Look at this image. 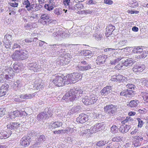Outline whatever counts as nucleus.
I'll list each match as a JSON object with an SVG mask.
<instances>
[{
  "instance_id": "54",
  "label": "nucleus",
  "mask_w": 148,
  "mask_h": 148,
  "mask_svg": "<svg viewBox=\"0 0 148 148\" xmlns=\"http://www.w3.org/2000/svg\"><path fill=\"white\" fill-rule=\"evenodd\" d=\"M35 95V93L32 94H26V99H29L32 98Z\"/></svg>"
},
{
  "instance_id": "60",
  "label": "nucleus",
  "mask_w": 148,
  "mask_h": 148,
  "mask_svg": "<svg viewBox=\"0 0 148 148\" xmlns=\"http://www.w3.org/2000/svg\"><path fill=\"white\" fill-rule=\"evenodd\" d=\"M127 88H129L131 89H134L135 86L132 84H128L126 85Z\"/></svg>"
},
{
  "instance_id": "17",
  "label": "nucleus",
  "mask_w": 148,
  "mask_h": 148,
  "mask_svg": "<svg viewBox=\"0 0 148 148\" xmlns=\"http://www.w3.org/2000/svg\"><path fill=\"white\" fill-rule=\"evenodd\" d=\"M91 68L90 65L89 64L83 66L79 64V65L77 66V69L79 71H84L89 70Z\"/></svg>"
},
{
  "instance_id": "31",
  "label": "nucleus",
  "mask_w": 148,
  "mask_h": 148,
  "mask_svg": "<svg viewBox=\"0 0 148 148\" xmlns=\"http://www.w3.org/2000/svg\"><path fill=\"white\" fill-rule=\"evenodd\" d=\"M62 125V123L61 122L57 121L53 123L51 125V126L55 128L57 127H59Z\"/></svg>"
},
{
  "instance_id": "16",
  "label": "nucleus",
  "mask_w": 148,
  "mask_h": 148,
  "mask_svg": "<svg viewBox=\"0 0 148 148\" xmlns=\"http://www.w3.org/2000/svg\"><path fill=\"white\" fill-rule=\"evenodd\" d=\"M71 45H65L64 44H62L60 45H58V48H59V49H60V50L58 51L60 53H62L60 54L61 56H64L65 52V48L68 47H69Z\"/></svg>"
},
{
  "instance_id": "1",
  "label": "nucleus",
  "mask_w": 148,
  "mask_h": 148,
  "mask_svg": "<svg viewBox=\"0 0 148 148\" xmlns=\"http://www.w3.org/2000/svg\"><path fill=\"white\" fill-rule=\"evenodd\" d=\"M82 93L83 91L80 89L71 90L63 97L62 99L67 101L77 100L82 96Z\"/></svg>"
},
{
  "instance_id": "24",
  "label": "nucleus",
  "mask_w": 148,
  "mask_h": 148,
  "mask_svg": "<svg viewBox=\"0 0 148 148\" xmlns=\"http://www.w3.org/2000/svg\"><path fill=\"white\" fill-rule=\"evenodd\" d=\"M23 4L28 10H31L33 8V6H32V5L30 4L28 0H25L23 2Z\"/></svg>"
},
{
  "instance_id": "64",
  "label": "nucleus",
  "mask_w": 148,
  "mask_h": 148,
  "mask_svg": "<svg viewBox=\"0 0 148 148\" xmlns=\"http://www.w3.org/2000/svg\"><path fill=\"white\" fill-rule=\"evenodd\" d=\"M132 119L130 116L127 117H126V119L123 121V123H125L128 122L130 121H131Z\"/></svg>"
},
{
  "instance_id": "21",
  "label": "nucleus",
  "mask_w": 148,
  "mask_h": 148,
  "mask_svg": "<svg viewBox=\"0 0 148 148\" xmlns=\"http://www.w3.org/2000/svg\"><path fill=\"white\" fill-rule=\"evenodd\" d=\"M20 125V124L17 123L11 122L7 125V127L8 129L14 130L19 127Z\"/></svg>"
},
{
  "instance_id": "49",
  "label": "nucleus",
  "mask_w": 148,
  "mask_h": 148,
  "mask_svg": "<svg viewBox=\"0 0 148 148\" xmlns=\"http://www.w3.org/2000/svg\"><path fill=\"white\" fill-rule=\"evenodd\" d=\"M45 7L46 9L49 11L52 10L53 8V7L49 4H45Z\"/></svg>"
},
{
  "instance_id": "42",
  "label": "nucleus",
  "mask_w": 148,
  "mask_h": 148,
  "mask_svg": "<svg viewBox=\"0 0 148 148\" xmlns=\"http://www.w3.org/2000/svg\"><path fill=\"white\" fill-rule=\"evenodd\" d=\"M108 143V142H106V141L101 140L97 142L96 144V145L98 146L101 147L105 145L106 144Z\"/></svg>"
},
{
  "instance_id": "45",
  "label": "nucleus",
  "mask_w": 148,
  "mask_h": 148,
  "mask_svg": "<svg viewBox=\"0 0 148 148\" xmlns=\"http://www.w3.org/2000/svg\"><path fill=\"white\" fill-rule=\"evenodd\" d=\"M9 87V85L8 84L5 83L1 86V88H2V89L4 90V91L6 92L8 90Z\"/></svg>"
},
{
  "instance_id": "23",
  "label": "nucleus",
  "mask_w": 148,
  "mask_h": 148,
  "mask_svg": "<svg viewBox=\"0 0 148 148\" xmlns=\"http://www.w3.org/2000/svg\"><path fill=\"white\" fill-rule=\"evenodd\" d=\"M111 86H106L101 91V94L103 95H107L111 92Z\"/></svg>"
},
{
  "instance_id": "50",
  "label": "nucleus",
  "mask_w": 148,
  "mask_h": 148,
  "mask_svg": "<svg viewBox=\"0 0 148 148\" xmlns=\"http://www.w3.org/2000/svg\"><path fill=\"white\" fill-rule=\"evenodd\" d=\"M5 109L1 107L0 108V117L5 115Z\"/></svg>"
},
{
  "instance_id": "48",
  "label": "nucleus",
  "mask_w": 148,
  "mask_h": 148,
  "mask_svg": "<svg viewBox=\"0 0 148 148\" xmlns=\"http://www.w3.org/2000/svg\"><path fill=\"white\" fill-rule=\"evenodd\" d=\"M4 38V40L10 41L12 40V36L11 35L7 34L5 35Z\"/></svg>"
},
{
  "instance_id": "9",
  "label": "nucleus",
  "mask_w": 148,
  "mask_h": 148,
  "mask_svg": "<svg viewBox=\"0 0 148 148\" xmlns=\"http://www.w3.org/2000/svg\"><path fill=\"white\" fill-rule=\"evenodd\" d=\"M43 84L41 79L37 80L34 82V88L35 89L38 90H42L44 88Z\"/></svg>"
},
{
  "instance_id": "53",
  "label": "nucleus",
  "mask_w": 148,
  "mask_h": 148,
  "mask_svg": "<svg viewBox=\"0 0 148 148\" xmlns=\"http://www.w3.org/2000/svg\"><path fill=\"white\" fill-rule=\"evenodd\" d=\"M137 112L140 114H145L147 112V110L145 108H143L142 109H139L137 111Z\"/></svg>"
},
{
  "instance_id": "57",
  "label": "nucleus",
  "mask_w": 148,
  "mask_h": 148,
  "mask_svg": "<svg viewBox=\"0 0 148 148\" xmlns=\"http://www.w3.org/2000/svg\"><path fill=\"white\" fill-rule=\"evenodd\" d=\"M16 42H18L17 41ZM21 47L20 45L17 43H14L12 47V49H17V48H20Z\"/></svg>"
},
{
  "instance_id": "40",
  "label": "nucleus",
  "mask_w": 148,
  "mask_h": 148,
  "mask_svg": "<svg viewBox=\"0 0 148 148\" xmlns=\"http://www.w3.org/2000/svg\"><path fill=\"white\" fill-rule=\"evenodd\" d=\"M106 34L107 35H110L112 34L113 31L114 29V28L113 29L112 26L109 27L108 28H106Z\"/></svg>"
},
{
  "instance_id": "26",
  "label": "nucleus",
  "mask_w": 148,
  "mask_h": 148,
  "mask_svg": "<svg viewBox=\"0 0 148 148\" xmlns=\"http://www.w3.org/2000/svg\"><path fill=\"white\" fill-rule=\"evenodd\" d=\"M47 115L48 114H46L45 112H42L38 115L37 120L38 121L44 120L47 118Z\"/></svg>"
},
{
  "instance_id": "4",
  "label": "nucleus",
  "mask_w": 148,
  "mask_h": 148,
  "mask_svg": "<svg viewBox=\"0 0 148 148\" xmlns=\"http://www.w3.org/2000/svg\"><path fill=\"white\" fill-rule=\"evenodd\" d=\"M97 100V97L94 94H92L89 96H85L82 99V101L85 105H88L96 103Z\"/></svg>"
},
{
  "instance_id": "28",
  "label": "nucleus",
  "mask_w": 148,
  "mask_h": 148,
  "mask_svg": "<svg viewBox=\"0 0 148 148\" xmlns=\"http://www.w3.org/2000/svg\"><path fill=\"white\" fill-rule=\"evenodd\" d=\"M11 88L12 89L16 90L17 88H18L20 86V82L19 80L15 81L14 82L11 81Z\"/></svg>"
},
{
  "instance_id": "20",
  "label": "nucleus",
  "mask_w": 148,
  "mask_h": 148,
  "mask_svg": "<svg viewBox=\"0 0 148 148\" xmlns=\"http://www.w3.org/2000/svg\"><path fill=\"white\" fill-rule=\"evenodd\" d=\"M139 103V102L138 100H133L131 101L130 102H127V105L129 107L134 108L136 107Z\"/></svg>"
},
{
  "instance_id": "22",
  "label": "nucleus",
  "mask_w": 148,
  "mask_h": 148,
  "mask_svg": "<svg viewBox=\"0 0 148 148\" xmlns=\"http://www.w3.org/2000/svg\"><path fill=\"white\" fill-rule=\"evenodd\" d=\"M130 128L129 125H122L119 128V131L123 133H127Z\"/></svg>"
},
{
  "instance_id": "25",
  "label": "nucleus",
  "mask_w": 148,
  "mask_h": 148,
  "mask_svg": "<svg viewBox=\"0 0 148 148\" xmlns=\"http://www.w3.org/2000/svg\"><path fill=\"white\" fill-rule=\"evenodd\" d=\"M11 132H10V134H8L6 131H2L0 133V139H5L8 138L9 137V134L10 136L11 134H12V133Z\"/></svg>"
},
{
  "instance_id": "12",
  "label": "nucleus",
  "mask_w": 148,
  "mask_h": 148,
  "mask_svg": "<svg viewBox=\"0 0 148 148\" xmlns=\"http://www.w3.org/2000/svg\"><path fill=\"white\" fill-rule=\"evenodd\" d=\"M103 124L99 123L96 124L93 127H92L90 129L91 131H92L93 133H96L98 131L102 129Z\"/></svg>"
},
{
  "instance_id": "52",
  "label": "nucleus",
  "mask_w": 148,
  "mask_h": 148,
  "mask_svg": "<svg viewBox=\"0 0 148 148\" xmlns=\"http://www.w3.org/2000/svg\"><path fill=\"white\" fill-rule=\"evenodd\" d=\"M37 139H38L42 143L45 141V138L44 135H42L39 136Z\"/></svg>"
},
{
  "instance_id": "10",
  "label": "nucleus",
  "mask_w": 148,
  "mask_h": 148,
  "mask_svg": "<svg viewBox=\"0 0 148 148\" xmlns=\"http://www.w3.org/2000/svg\"><path fill=\"white\" fill-rule=\"evenodd\" d=\"M88 120V115L83 113L80 114L76 119L77 121L81 123H84Z\"/></svg>"
},
{
  "instance_id": "30",
  "label": "nucleus",
  "mask_w": 148,
  "mask_h": 148,
  "mask_svg": "<svg viewBox=\"0 0 148 148\" xmlns=\"http://www.w3.org/2000/svg\"><path fill=\"white\" fill-rule=\"evenodd\" d=\"M111 106L112 108H111L110 112V115H112V116H113L117 112V106L112 104Z\"/></svg>"
},
{
  "instance_id": "7",
  "label": "nucleus",
  "mask_w": 148,
  "mask_h": 148,
  "mask_svg": "<svg viewBox=\"0 0 148 148\" xmlns=\"http://www.w3.org/2000/svg\"><path fill=\"white\" fill-rule=\"evenodd\" d=\"M73 73L69 74L65 76V79H66V84H73L76 83V80Z\"/></svg>"
},
{
  "instance_id": "18",
  "label": "nucleus",
  "mask_w": 148,
  "mask_h": 148,
  "mask_svg": "<svg viewBox=\"0 0 148 148\" xmlns=\"http://www.w3.org/2000/svg\"><path fill=\"white\" fill-rule=\"evenodd\" d=\"M29 136H24L21 140V144L23 147H27L29 144Z\"/></svg>"
},
{
  "instance_id": "59",
  "label": "nucleus",
  "mask_w": 148,
  "mask_h": 148,
  "mask_svg": "<svg viewBox=\"0 0 148 148\" xmlns=\"http://www.w3.org/2000/svg\"><path fill=\"white\" fill-rule=\"evenodd\" d=\"M34 39L36 40V38L35 37L34 39L33 38H26L25 39V42H26L29 43L32 42V41H34Z\"/></svg>"
},
{
  "instance_id": "29",
  "label": "nucleus",
  "mask_w": 148,
  "mask_h": 148,
  "mask_svg": "<svg viewBox=\"0 0 148 148\" xmlns=\"http://www.w3.org/2000/svg\"><path fill=\"white\" fill-rule=\"evenodd\" d=\"M148 54V51L145 50H143L138 56V59H143L145 58Z\"/></svg>"
},
{
  "instance_id": "32",
  "label": "nucleus",
  "mask_w": 148,
  "mask_h": 148,
  "mask_svg": "<svg viewBox=\"0 0 148 148\" xmlns=\"http://www.w3.org/2000/svg\"><path fill=\"white\" fill-rule=\"evenodd\" d=\"M22 113L20 112L18 110H16L11 113V118H14L15 117H18L20 114Z\"/></svg>"
},
{
  "instance_id": "35",
  "label": "nucleus",
  "mask_w": 148,
  "mask_h": 148,
  "mask_svg": "<svg viewBox=\"0 0 148 148\" xmlns=\"http://www.w3.org/2000/svg\"><path fill=\"white\" fill-rule=\"evenodd\" d=\"M122 59V58L120 56L117 58L111 60L110 61V64L111 65H115L117 63Z\"/></svg>"
},
{
  "instance_id": "38",
  "label": "nucleus",
  "mask_w": 148,
  "mask_h": 148,
  "mask_svg": "<svg viewBox=\"0 0 148 148\" xmlns=\"http://www.w3.org/2000/svg\"><path fill=\"white\" fill-rule=\"evenodd\" d=\"M5 79H6L7 81L9 83H11V82H10V81H12L13 80V76L7 73L5 75Z\"/></svg>"
},
{
  "instance_id": "56",
  "label": "nucleus",
  "mask_w": 148,
  "mask_h": 148,
  "mask_svg": "<svg viewBox=\"0 0 148 148\" xmlns=\"http://www.w3.org/2000/svg\"><path fill=\"white\" fill-rule=\"evenodd\" d=\"M4 74H1L0 75V82L3 83L5 81Z\"/></svg>"
},
{
  "instance_id": "51",
  "label": "nucleus",
  "mask_w": 148,
  "mask_h": 148,
  "mask_svg": "<svg viewBox=\"0 0 148 148\" xmlns=\"http://www.w3.org/2000/svg\"><path fill=\"white\" fill-rule=\"evenodd\" d=\"M127 41L126 40H123L120 41L118 43L117 45L119 47L124 46L127 43Z\"/></svg>"
},
{
  "instance_id": "41",
  "label": "nucleus",
  "mask_w": 148,
  "mask_h": 148,
  "mask_svg": "<svg viewBox=\"0 0 148 148\" xmlns=\"http://www.w3.org/2000/svg\"><path fill=\"white\" fill-rule=\"evenodd\" d=\"M9 41H6L5 40H3L4 45L5 47L7 49L10 48L11 47V42H10Z\"/></svg>"
},
{
  "instance_id": "2",
  "label": "nucleus",
  "mask_w": 148,
  "mask_h": 148,
  "mask_svg": "<svg viewBox=\"0 0 148 148\" xmlns=\"http://www.w3.org/2000/svg\"><path fill=\"white\" fill-rule=\"evenodd\" d=\"M48 32L49 33H53L52 36H53L56 39L65 38L69 37V34L66 33V32L55 27H51L48 31Z\"/></svg>"
},
{
  "instance_id": "8",
  "label": "nucleus",
  "mask_w": 148,
  "mask_h": 148,
  "mask_svg": "<svg viewBox=\"0 0 148 148\" xmlns=\"http://www.w3.org/2000/svg\"><path fill=\"white\" fill-rule=\"evenodd\" d=\"M28 66L30 70L34 72H37L40 70V66L35 62L29 63L28 64Z\"/></svg>"
},
{
  "instance_id": "58",
  "label": "nucleus",
  "mask_w": 148,
  "mask_h": 148,
  "mask_svg": "<svg viewBox=\"0 0 148 148\" xmlns=\"http://www.w3.org/2000/svg\"><path fill=\"white\" fill-rule=\"evenodd\" d=\"M41 142L38 140H36V142L34 145V147H38L40 146L41 144Z\"/></svg>"
},
{
  "instance_id": "36",
  "label": "nucleus",
  "mask_w": 148,
  "mask_h": 148,
  "mask_svg": "<svg viewBox=\"0 0 148 148\" xmlns=\"http://www.w3.org/2000/svg\"><path fill=\"white\" fill-rule=\"evenodd\" d=\"M122 140V137L121 136H116L114 137L112 139V140L113 142H119Z\"/></svg>"
},
{
  "instance_id": "11",
  "label": "nucleus",
  "mask_w": 148,
  "mask_h": 148,
  "mask_svg": "<svg viewBox=\"0 0 148 148\" xmlns=\"http://www.w3.org/2000/svg\"><path fill=\"white\" fill-rule=\"evenodd\" d=\"M134 93L132 90L128 89L123 90L120 93L121 95L125 96L127 97L131 98L133 96Z\"/></svg>"
},
{
  "instance_id": "6",
  "label": "nucleus",
  "mask_w": 148,
  "mask_h": 148,
  "mask_svg": "<svg viewBox=\"0 0 148 148\" xmlns=\"http://www.w3.org/2000/svg\"><path fill=\"white\" fill-rule=\"evenodd\" d=\"M40 20L42 24L48 25L51 21L49 15L47 14H41Z\"/></svg>"
},
{
  "instance_id": "27",
  "label": "nucleus",
  "mask_w": 148,
  "mask_h": 148,
  "mask_svg": "<svg viewBox=\"0 0 148 148\" xmlns=\"http://www.w3.org/2000/svg\"><path fill=\"white\" fill-rule=\"evenodd\" d=\"M13 65V68L14 70V72L16 73L22 71L23 69L21 67L22 66V64H14Z\"/></svg>"
},
{
  "instance_id": "39",
  "label": "nucleus",
  "mask_w": 148,
  "mask_h": 148,
  "mask_svg": "<svg viewBox=\"0 0 148 148\" xmlns=\"http://www.w3.org/2000/svg\"><path fill=\"white\" fill-rule=\"evenodd\" d=\"M6 73L12 76L14 75V72H15L14 70H13V69L11 67L7 69L6 70Z\"/></svg>"
},
{
  "instance_id": "37",
  "label": "nucleus",
  "mask_w": 148,
  "mask_h": 148,
  "mask_svg": "<svg viewBox=\"0 0 148 148\" xmlns=\"http://www.w3.org/2000/svg\"><path fill=\"white\" fill-rule=\"evenodd\" d=\"M119 129L118 127L114 125H112L110 128V131L113 134H115L118 132Z\"/></svg>"
},
{
  "instance_id": "44",
  "label": "nucleus",
  "mask_w": 148,
  "mask_h": 148,
  "mask_svg": "<svg viewBox=\"0 0 148 148\" xmlns=\"http://www.w3.org/2000/svg\"><path fill=\"white\" fill-rule=\"evenodd\" d=\"M45 113L46 114H48V115H47V118L53 115L52 111L51 110H49V108H45Z\"/></svg>"
},
{
  "instance_id": "13",
  "label": "nucleus",
  "mask_w": 148,
  "mask_h": 148,
  "mask_svg": "<svg viewBox=\"0 0 148 148\" xmlns=\"http://www.w3.org/2000/svg\"><path fill=\"white\" fill-rule=\"evenodd\" d=\"M106 56L105 55H102L99 56L97 59L96 63L98 65L103 64L106 61Z\"/></svg>"
},
{
  "instance_id": "62",
  "label": "nucleus",
  "mask_w": 148,
  "mask_h": 148,
  "mask_svg": "<svg viewBox=\"0 0 148 148\" xmlns=\"http://www.w3.org/2000/svg\"><path fill=\"white\" fill-rule=\"evenodd\" d=\"M32 5V6H33V9H34V10H35V11H37L40 8L39 7V5L37 6V5L36 4Z\"/></svg>"
},
{
  "instance_id": "14",
  "label": "nucleus",
  "mask_w": 148,
  "mask_h": 148,
  "mask_svg": "<svg viewBox=\"0 0 148 148\" xmlns=\"http://www.w3.org/2000/svg\"><path fill=\"white\" fill-rule=\"evenodd\" d=\"M122 62L124 66H132L135 61L132 58H128L126 60H123Z\"/></svg>"
},
{
  "instance_id": "47",
  "label": "nucleus",
  "mask_w": 148,
  "mask_h": 148,
  "mask_svg": "<svg viewBox=\"0 0 148 148\" xmlns=\"http://www.w3.org/2000/svg\"><path fill=\"white\" fill-rule=\"evenodd\" d=\"M123 64L122 61L119 64H117L115 66L114 68L116 69L119 70L121 69L123 66Z\"/></svg>"
},
{
  "instance_id": "63",
  "label": "nucleus",
  "mask_w": 148,
  "mask_h": 148,
  "mask_svg": "<svg viewBox=\"0 0 148 148\" xmlns=\"http://www.w3.org/2000/svg\"><path fill=\"white\" fill-rule=\"evenodd\" d=\"M136 47L137 49V54L138 55L143 50V49L142 47Z\"/></svg>"
},
{
  "instance_id": "55",
  "label": "nucleus",
  "mask_w": 148,
  "mask_h": 148,
  "mask_svg": "<svg viewBox=\"0 0 148 148\" xmlns=\"http://www.w3.org/2000/svg\"><path fill=\"white\" fill-rule=\"evenodd\" d=\"M66 130L67 131V133L69 132L71 133H73L74 132L75 129L74 128H71L70 127H67L66 128Z\"/></svg>"
},
{
  "instance_id": "33",
  "label": "nucleus",
  "mask_w": 148,
  "mask_h": 148,
  "mask_svg": "<svg viewBox=\"0 0 148 148\" xmlns=\"http://www.w3.org/2000/svg\"><path fill=\"white\" fill-rule=\"evenodd\" d=\"M73 73L77 82L81 79L82 78V75L79 73L75 72Z\"/></svg>"
},
{
  "instance_id": "43",
  "label": "nucleus",
  "mask_w": 148,
  "mask_h": 148,
  "mask_svg": "<svg viewBox=\"0 0 148 148\" xmlns=\"http://www.w3.org/2000/svg\"><path fill=\"white\" fill-rule=\"evenodd\" d=\"M136 119L138 122V126L139 127L141 128L144 123V122L143 121L142 119H141L139 118H137Z\"/></svg>"
},
{
  "instance_id": "3",
  "label": "nucleus",
  "mask_w": 148,
  "mask_h": 148,
  "mask_svg": "<svg viewBox=\"0 0 148 148\" xmlns=\"http://www.w3.org/2000/svg\"><path fill=\"white\" fill-rule=\"evenodd\" d=\"M29 53L25 49H21L20 50H16L12 56L13 60L17 61L23 60L28 58Z\"/></svg>"
},
{
  "instance_id": "19",
  "label": "nucleus",
  "mask_w": 148,
  "mask_h": 148,
  "mask_svg": "<svg viewBox=\"0 0 148 148\" xmlns=\"http://www.w3.org/2000/svg\"><path fill=\"white\" fill-rule=\"evenodd\" d=\"M82 109L81 107L77 105L74 106L70 110L69 112L71 114H73L75 113H78L80 112Z\"/></svg>"
},
{
  "instance_id": "15",
  "label": "nucleus",
  "mask_w": 148,
  "mask_h": 148,
  "mask_svg": "<svg viewBox=\"0 0 148 148\" xmlns=\"http://www.w3.org/2000/svg\"><path fill=\"white\" fill-rule=\"evenodd\" d=\"M145 69V66L143 64L140 65H134L133 68V71L136 73L142 72Z\"/></svg>"
},
{
  "instance_id": "34",
  "label": "nucleus",
  "mask_w": 148,
  "mask_h": 148,
  "mask_svg": "<svg viewBox=\"0 0 148 148\" xmlns=\"http://www.w3.org/2000/svg\"><path fill=\"white\" fill-rule=\"evenodd\" d=\"M112 104H109L106 106L104 107V111L105 112L108 113L109 114H110V112L111 106Z\"/></svg>"
},
{
  "instance_id": "46",
  "label": "nucleus",
  "mask_w": 148,
  "mask_h": 148,
  "mask_svg": "<svg viewBox=\"0 0 148 148\" xmlns=\"http://www.w3.org/2000/svg\"><path fill=\"white\" fill-rule=\"evenodd\" d=\"M62 9H56L54 10V13L57 15H60L62 14Z\"/></svg>"
},
{
  "instance_id": "5",
  "label": "nucleus",
  "mask_w": 148,
  "mask_h": 148,
  "mask_svg": "<svg viewBox=\"0 0 148 148\" xmlns=\"http://www.w3.org/2000/svg\"><path fill=\"white\" fill-rule=\"evenodd\" d=\"M55 77L52 80V82L53 84L56 86L58 87L62 86L66 84V79H65V76H53Z\"/></svg>"
},
{
  "instance_id": "61",
  "label": "nucleus",
  "mask_w": 148,
  "mask_h": 148,
  "mask_svg": "<svg viewBox=\"0 0 148 148\" xmlns=\"http://www.w3.org/2000/svg\"><path fill=\"white\" fill-rule=\"evenodd\" d=\"M76 6L79 10H80L83 8V6L81 3H79L76 4Z\"/></svg>"
}]
</instances>
